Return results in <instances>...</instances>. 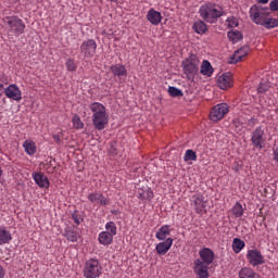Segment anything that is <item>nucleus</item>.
Returning a JSON list of instances; mask_svg holds the SVG:
<instances>
[{"mask_svg": "<svg viewBox=\"0 0 278 278\" xmlns=\"http://www.w3.org/2000/svg\"><path fill=\"white\" fill-rule=\"evenodd\" d=\"M232 214L235 218H242V216H244V207H242V204H240V202H237L232 206Z\"/></svg>", "mask_w": 278, "mask_h": 278, "instance_id": "30", "label": "nucleus"}, {"mask_svg": "<svg viewBox=\"0 0 278 278\" xmlns=\"http://www.w3.org/2000/svg\"><path fill=\"white\" fill-rule=\"evenodd\" d=\"M53 140L54 142H56V144H60V142H62L60 135H53Z\"/></svg>", "mask_w": 278, "mask_h": 278, "instance_id": "42", "label": "nucleus"}, {"mask_svg": "<svg viewBox=\"0 0 278 278\" xmlns=\"http://www.w3.org/2000/svg\"><path fill=\"white\" fill-rule=\"evenodd\" d=\"M249 54V47L243 46L240 49L236 50L235 53L229 59V64H238L242 58Z\"/></svg>", "mask_w": 278, "mask_h": 278, "instance_id": "18", "label": "nucleus"}, {"mask_svg": "<svg viewBox=\"0 0 278 278\" xmlns=\"http://www.w3.org/2000/svg\"><path fill=\"white\" fill-rule=\"evenodd\" d=\"M65 66L71 73H75V71H77V65L73 59H67Z\"/></svg>", "mask_w": 278, "mask_h": 278, "instance_id": "38", "label": "nucleus"}, {"mask_svg": "<svg viewBox=\"0 0 278 278\" xmlns=\"http://www.w3.org/2000/svg\"><path fill=\"white\" fill-rule=\"evenodd\" d=\"M257 3H262L263 5H265L266 3H268V1L270 0H256Z\"/></svg>", "mask_w": 278, "mask_h": 278, "instance_id": "44", "label": "nucleus"}, {"mask_svg": "<svg viewBox=\"0 0 278 278\" xmlns=\"http://www.w3.org/2000/svg\"><path fill=\"white\" fill-rule=\"evenodd\" d=\"M185 162H197V152L193 150H187L184 156Z\"/></svg>", "mask_w": 278, "mask_h": 278, "instance_id": "35", "label": "nucleus"}, {"mask_svg": "<svg viewBox=\"0 0 278 278\" xmlns=\"http://www.w3.org/2000/svg\"><path fill=\"white\" fill-rule=\"evenodd\" d=\"M147 20L151 25L157 26L162 23V13L155 9H150L147 13Z\"/></svg>", "mask_w": 278, "mask_h": 278, "instance_id": "19", "label": "nucleus"}, {"mask_svg": "<svg viewBox=\"0 0 278 278\" xmlns=\"http://www.w3.org/2000/svg\"><path fill=\"white\" fill-rule=\"evenodd\" d=\"M168 94L170 97H184V91L177 87H168Z\"/></svg>", "mask_w": 278, "mask_h": 278, "instance_id": "37", "label": "nucleus"}, {"mask_svg": "<svg viewBox=\"0 0 278 278\" xmlns=\"http://www.w3.org/2000/svg\"><path fill=\"white\" fill-rule=\"evenodd\" d=\"M31 177L39 188L49 189L50 182L49 177H47V175H45L41 172H34L31 174Z\"/></svg>", "mask_w": 278, "mask_h": 278, "instance_id": "16", "label": "nucleus"}, {"mask_svg": "<svg viewBox=\"0 0 278 278\" xmlns=\"http://www.w3.org/2000/svg\"><path fill=\"white\" fill-rule=\"evenodd\" d=\"M72 123L74 126V129H84V122H81V118L79 115H74L72 118Z\"/></svg>", "mask_w": 278, "mask_h": 278, "instance_id": "36", "label": "nucleus"}, {"mask_svg": "<svg viewBox=\"0 0 278 278\" xmlns=\"http://www.w3.org/2000/svg\"><path fill=\"white\" fill-rule=\"evenodd\" d=\"M173 247V238H167L165 241H162L156 244L155 251L157 255H166L170 248Z\"/></svg>", "mask_w": 278, "mask_h": 278, "instance_id": "17", "label": "nucleus"}, {"mask_svg": "<svg viewBox=\"0 0 278 278\" xmlns=\"http://www.w3.org/2000/svg\"><path fill=\"white\" fill-rule=\"evenodd\" d=\"M217 86L220 90H228L233 86L231 73H224L217 78Z\"/></svg>", "mask_w": 278, "mask_h": 278, "instance_id": "15", "label": "nucleus"}, {"mask_svg": "<svg viewBox=\"0 0 278 278\" xmlns=\"http://www.w3.org/2000/svg\"><path fill=\"white\" fill-rule=\"evenodd\" d=\"M249 14L252 23H255V25H261L263 27L266 18L270 15V9H268L267 7L254 4L250 8Z\"/></svg>", "mask_w": 278, "mask_h": 278, "instance_id": "6", "label": "nucleus"}, {"mask_svg": "<svg viewBox=\"0 0 278 278\" xmlns=\"http://www.w3.org/2000/svg\"><path fill=\"white\" fill-rule=\"evenodd\" d=\"M191 205L197 214H203L207 207V200L201 193H195L191 198Z\"/></svg>", "mask_w": 278, "mask_h": 278, "instance_id": "11", "label": "nucleus"}, {"mask_svg": "<svg viewBox=\"0 0 278 278\" xmlns=\"http://www.w3.org/2000/svg\"><path fill=\"white\" fill-rule=\"evenodd\" d=\"M5 277V270L3 269V267L0 265V278Z\"/></svg>", "mask_w": 278, "mask_h": 278, "instance_id": "43", "label": "nucleus"}, {"mask_svg": "<svg viewBox=\"0 0 278 278\" xmlns=\"http://www.w3.org/2000/svg\"><path fill=\"white\" fill-rule=\"evenodd\" d=\"M198 14L202 21L214 25L218 18L225 16V9L216 2H206L200 5Z\"/></svg>", "mask_w": 278, "mask_h": 278, "instance_id": "2", "label": "nucleus"}, {"mask_svg": "<svg viewBox=\"0 0 278 278\" xmlns=\"http://www.w3.org/2000/svg\"><path fill=\"white\" fill-rule=\"evenodd\" d=\"M89 110L92 112L93 127L98 129V131H103V129L108 127V123H110V116L108 115L105 105L100 102H92L89 105Z\"/></svg>", "mask_w": 278, "mask_h": 278, "instance_id": "3", "label": "nucleus"}, {"mask_svg": "<svg viewBox=\"0 0 278 278\" xmlns=\"http://www.w3.org/2000/svg\"><path fill=\"white\" fill-rule=\"evenodd\" d=\"M242 249H244V241H242L239 238H235L232 241V250L236 253H240V251H242Z\"/></svg>", "mask_w": 278, "mask_h": 278, "instance_id": "33", "label": "nucleus"}, {"mask_svg": "<svg viewBox=\"0 0 278 278\" xmlns=\"http://www.w3.org/2000/svg\"><path fill=\"white\" fill-rule=\"evenodd\" d=\"M228 38L230 42H240V40H242V33L239 30H230L228 31Z\"/></svg>", "mask_w": 278, "mask_h": 278, "instance_id": "31", "label": "nucleus"}, {"mask_svg": "<svg viewBox=\"0 0 278 278\" xmlns=\"http://www.w3.org/2000/svg\"><path fill=\"white\" fill-rule=\"evenodd\" d=\"M227 26L233 29L235 27H238L239 22L237 17L230 16L226 20Z\"/></svg>", "mask_w": 278, "mask_h": 278, "instance_id": "39", "label": "nucleus"}, {"mask_svg": "<svg viewBox=\"0 0 278 278\" xmlns=\"http://www.w3.org/2000/svg\"><path fill=\"white\" fill-rule=\"evenodd\" d=\"M23 149L26 154L36 155V151H37L36 142H34L31 139H27L24 141Z\"/></svg>", "mask_w": 278, "mask_h": 278, "instance_id": "26", "label": "nucleus"}, {"mask_svg": "<svg viewBox=\"0 0 278 278\" xmlns=\"http://www.w3.org/2000/svg\"><path fill=\"white\" fill-rule=\"evenodd\" d=\"M201 61H199V56L191 54L182 61V70L186 75H197L199 73V65Z\"/></svg>", "mask_w": 278, "mask_h": 278, "instance_id": "8", "label": "nucleus"}, {"mask_svg": "<svg viewBox=\"0 0 278 278\" xmlns=\"http://www.w3.org/2000/svg\"><path fill=\"white\" fill-rule=\"evenodd\" d=\"M274 155H275V160H276V162H278V149L274 152Z\"/></svg>", "mask_w": 278, "mask_h": 278, "instance_id": "45", "label": "nucleus"}, {"mask_svg": "<svg viewBox=\"0 0 278 278\" xmlns=\"http://www.w3.org/2000/svg\"><path fill=\"white\" fill-rule=\"evenodd\" d=\"M72 218L76 225H80L81 219L79 218V216H77V214H73Z\"/></svg>", "mask_w": 278, "mask_h": 278, "instance_id": "41", "label": "nucleus"}, {"mask_svg": "<svg viewBox=\"0 0 278 278\" xmlns=\"http://www.w3.org/2000/svg\"><path fill=\"white\" fill-rule=\"evenodd\" d=\"M111 72L113 73V75H115V77H127V70L123 64H115L111 66Z\"/></svg>", "mask_w": 278, "mask_h": 278, "instance_id": "27", "label": "nucleus"}, {"mask_svg": "<svg viewBox=\"0 0 278 278\" xmlns=\"http://www.w3.org/2000/svg\"><path fill=\"white\" fill-rule=\"evenodd\" d=\"M88 200L97 205H108L109 201L100 192H93L88 194Z\"/></svg>", "mask_w": 278, "mask_h": 278, "instance_id": "21", "label": "nucleus"}, {"mask_svg": "<svg viewBox=\"0 0 278 278\" xmlns=\"http://www.w3.org/2000/svg\"><path fill=\"white\" fill-rule=\"evenodd\" d=\"M104 229L105 230L98 235V242L102 244V247H110V244L114 242V236H116L118 228L114 222H108Z\"/></svg>", "mask_w": 278, "mask_h": 278, "instance_id": "5", "label": "nucleus"}, {"mask_svg": "<svg viewBox=\"0 0 278 278\" xmlns=\"http://www.w3.org/2000/svg\"><path fill=\"white\" fill-rule=\"evenodd\" d=\"M167 236H170V227L168 225L162 226L155 233L157 240H166Z\"/></svg>", "mask_w": 278, "mask_h": 278, "instance_id": "28", "label": "nucleus"}, {"mask_svg": "<svg viewBox=\"0 0 278 278\" xmlns=\"http://www.w3.org/2000/svg\"><path fill=\"white\" fill-rule=\"evenodd\" d=\"M1 175H3V168L0 165V177H1Z\"/></svg>", "mask_w": 278, "mask_h": 278, "instance_id": "47", "label": "nucleus"}, {"mask_svg": "<svg viewBox=\"0 0 278 278\" xmlns=\"http://www.w3.org/2000/svg\"><path fill=\"white\" fill-rule=\"evenodd\" d=\"M269 12H278V0H271L269 2Z\"/></svg>", "mask_w": 278, "mask_h": 278, "instance_id": "40", "label": "nucleus"}, {"mask_svg": "<svg viewBox=\"0 0 278 278\" xmlns=\"http://www.w3.org/2000/svg\"><path fill=\"white\" fill-rule=\"evenodd\" d=\"M247 260L251 266H262L264 264V255L257 249L248 250Z\"/></svg>", "mask_w": 278, "mask_h": 278, "instance_id": "13", "label": "nucleus"}, {"mask_svg": "<svg viewBox=\"0 0 278 278\" xmlns=\"http://www.w3.org/2000/svg\"><path fill=\"white\" fill-rule=\"evenodd\" d=\"M251 142L254 149H257L258 151H262V149H264L266 143V134L264 132V128H262V126L256 127L252 131Z\"/></svg>", "mask_w": 278, "mask_h": 278, "instance_id": "9", "label": "nucleus"}, {"mask_svg": "<svg viewBox=\"0 0 278 278\" xmlns=\"http://www.w3.org/2000/svg\"><path fill=\"white\" fill-rule=\"evenodd\" d=\"M12 242V233L8 228L0 227V247L3 244H10Z\"/></svg>", "mask_w": 278, "mask_h": 278, "instance_id": "23", "label": "nucleus"}, {"mask_svg": "<svg viewBox=\"0 0 278 278\" xmlns=\"http://www.w3.org/2000/svg\"><path fill=\"white\" fill-rule=\"evenodd\" d=\"M269 89H270V83L263 80L258 85L257 92L258 94H264V92H268Z\"/></svg>", "mask_w": 278, "mask_h": 278, "instance_id": "34", "label": "nucleus"}, {"mask_svg": "<svg viewBox=\"0 0 278 278\" xmlns=\"http://www.w3.org/2000/svg\"><path fill=\"white\" fill-rule=\"evenodd\" d=\"M3 88H5V85L3 83H0V92L1 90H3Z\"/></svg>", "mask_w": 278, "mask_h": 278, "instance_id": "46", "label": "nucleus"}, {"mask_svg": "<svg viewBox=\"0 0 278 278\" xmlns=\"http://www.w3.org/2000/svg\"><path fill=\"white\" fill-rule=\"evenodd\" d=\"M193 29L195 34H199V36H203L204 34H207V24L204 20H198L193 24Z\"/></svg>", "mask_w": 278, "mask_h": 278, "instance_id": "24", "label": "nucleus"}, {"mask_svg": "<svg viewBox=\"0 0 278 278\" xmlns=\"http://www.w3.org/2000/svg\"><path fill=\"white\" fill-rule=\"evenodd\" d=\"M80 53L87 59L94 58V53H97V41L93 39L84 41L80 46Z\"/></svg>", "mask_w": 278, "mask_h": 278, "instance_id": "12", "label": "nucleus"}, {"mask_svg": "<svg viewBox=\"0 0 278 278\" xmlns=\"http://www.w3.org/2000/svg\"><path fill=\"white\" fill-rule=\"evenodd\" d=\"M229 113V105L227 103H219L213 106L210 118L213 123H218V121H223L225 116Z\"/></svg>", "mask_w": 278, "mask_h": 278, "instance_id": "10", "label": "nucleus"}, {"mask_svg": "<svg viewBox=\"0 0 278 278\" xmlns=\"http://www.w3.org/2000/svg\"><path fill=\"white\" fill-rule=\"evenodd\" d=\"M2 23L8 27L10 34H14L16 38L25 34V22L18 18V16H5L2 20Z\"/></svg>", "mask_w": 278, "mask_h": 278, "instance_id": "4", "label": "nucleus"}, {"mask_svg": "<svg viewBox=\"0 0 278 278\" xmlns=\"http://www.w3.org/2000/svg\"><path fill=\"white\" fill-rule=\"evenodd\" d=\"M238 277L239 278H262L260 274L253 270L251 267H242L238 271Z\"/></svg>", "mask_w": 278, "mask_h": 278, "instance_id": "22", "label": "nucleus"}, {"mask_svg": "<svg viewBox=\"0 0 278 278\" xmlns=\"http://www.w3.org/2000/svg\"><path fill=\"white\" fill-rule=\"evenodd\" d=\"M137 198L140 199V201H151V199H153V191H151L149 187H139L137 189Z\"/></svg>", "mask_w": 278, "mask_h": 278, "instance_id": "20", "label": "nucleus"}, {"mask_svg": "<svg viewBox=\"0 0 278 278\" xmlns=\"http://www.w3.org/2000/svg\"><path fill=\"white\" fill-rule=\"evenodd\" d=\"M263 27L266 29H275V27H278V18L267 17L263 24Z\"/></svg>", "mask_w": 278, "mask_h": 278, "instance_id": "32", "label": "nucleus"}, {"mask_svg": "<svg viewBox=\"0 0 278 278\" xmlns=\"http://www.w3.org/2000/svg\"><path fill=\"white\" fill-rule=\"evenodd\" d=\"M200 258L193 263V273L198 278H210L208 266L214 262V251L210 248H203L199 251Z\"/></svg>", "mask_w": 278, "mask_h": 278, "instance_id": "1", "label": "nucleus"}, {"mask_svg": "<svg viewBox=\"0 0 278 278\" xmlns=\"http://www.w3.org/2000/svg\"><path fill=\"white\" fill-rule=\"evenodd\" d=\"M64 237L66 240H68V242H77V240H79V235H77V232L71 228L65 229Z\"/></svg>", "mask_w": 278, "mask_h": 278, "instance_id": "29", "label": "nucleus"}, {"mask_svg": "<svg viewBox=\"0 0 278 278\" xmlns=\"http://www.w3.org/2000/svg\"><path fill=\"white\" fill-rule=\"evenodd\" d=\"M4 94L7 99H11L12 101H22L23 99V92L16 84H11L4 88Z\"/></svg>", "mask_w": 278, "mask_h": 278, "instance_id": "14", "label": "nucleus"}, {"mask_svg": "<svg viewBox=\"0 0 278 278\" xmlns=\"http://www.w3.org/2000/svg\"><path fill=\"white\" fill-rule=\"evenodd\" d=\"M200 73L205 77H212V75H214V67H212V63H210L207 60H204L202 62Z\"/></svg>", "mask_w": 278, "mask_h": 278, "instance_id": "25", "label": "nucleus"}, {"mask_svg": "<svg viewBox=\"0 0 278 278\" xmlns=\"http://www.w3.org/2000/svg\"><path fill=\"white\" fill-rule=\"evenodd\" d=\"M83 275L85 278H99L103 275V266L97 258H90L85 263Z\"/></svg>", "mask_w": 278, "mask_h": 278, "instance_id": "7", "label": "nucleus"}]
</instances>
